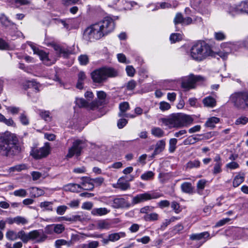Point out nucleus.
I'll use <instances>...</instances> for the list:
<instances>
[{
	"mask_svg": "<svg viewBox=\"0 0 248 248\" xmlns=\"http://www.w3.org/2000/svg\"><path fill=\"white\" fill-rule=\"evenodd\" d=\"M114 28L115 24L113 19L107 16L99 22L86 28L84 31L83 37L86 41L93 42L111 32Z\"/></svg>",
	"mask_w": 248,
	"mask_h": 248,
	"instance_id": "obj_1",
	"label": "nucleus"
},
{
	"mask_svg": "<svg viewBox=\"0 0 248 248\" xmlns=\"http://www.w3.org/2000/svg\"><path fill=\"white\" fill-rule=\"evenodd\" d=\"M18 137L15 134L6 132L0 136V155L12 157L23 151Z\"/></svg>",
	"mask_w": 248,
	"mask_h": 248,
	"instance_id": "obj_2",
	"label": "nucleus"
},
{
	"mask_svg": "<svg viewBox=\"0 0 248 248\" xmlns=\"http://www.w3.org/2000/svg\"><path fill=\"white\" fill-rule=\"evenodd\" d=\"M163 123L169 128H182L187 127L193 121L189 115L184 113L173 114L167 118L162 119Z\"/></svg>",
	"mask_w": 248,
	"mask_h": 248,
	"instance_id": "obj_3",
	"label": "nucleus"
},
{
	"mask_svg": "<svg viewBox=\"0 0 248 248\" xmlns=\"http://www.w3.org/2000/svg\"><path fill=\"white\" fill-rule=\"evenodd\" d=\"M214 52L210 46L204 42L195 43L190 49V55L195 60L201 61L208 56H213Z\"/></svg>",
	"mask_w": 248,
	"mask_h": 248,
	"instance_id": "obj_4",
	"label": "nucleus"
},
{
	"mask_svg": "<svg viewBox=\"0 0 248 248\" xmlns=\"http://www.w3.org/2000/svg\"><path fill=\"white\" fill-rule=\"evenodd\" d=\"M118 76V72L112 68L102 67L94 70L91 74L93 82L102 83L108 78L115 77Z\"/></svg>",
	"mask_w": 248,
	"mask_h": 248,
	"instance_id": "obj_5",
	"label": "nucleus"
},
{
	"mask_svg": "<svg viewBox=\"0 0 248 248\" xmlns=\"http://www.w3.org/2000/svg\"><path fill=\"white\" fill-rule=\"evenodd\" d=\"M229 100L238 109L248 108V91L235 92L230 95Z\"/></svg>",
	"mask_w": 248,
	"mask_h": 248,
	"instance_id": "obj_6",
	"label": "nucleus"
},
{
	"mask_svg": "<svg viewBox=\"0 0 248 248\" xmlns=\"http://www.w3.org/2000/svg\"><path fill=\"white\" fill-rule=\"evenodd\" d=\"M205 80V78L201 75H194L190 74L182 82V88L188 90L195 87V83L203 82Z\"/></svg>",
	"mask_w": 248,
	"mask_h": 248,
	"instance_id": "obj_7",
	"label": "nucleus"
},
{
	"mask_svg": "<svg viewBox=\"0 0 248 248\" xmlns=\"http://www.w3.org/2000/svg\"><path fill=\"white\" fill-rule=\"evenodd\" d=\"M163 196V194L158 192L150 193L145 192L139 194L132 198V204L135 205L152 199H156Z\"/></svg>",
	"mask_w": 248,
	"mask_h": 248,
	"instance_id": "obj_8",
	"label": "nucleus"
},
{
	"mask_svg": "<svg viewBox=\"0 0 248 248\" xmlns=\"http://www.w3.org/2000/svg\"><path fill=\"white\" fill-rule=\"evenodd\" d=\"M85 142L83 140H76L72 143V146L68 149L66 157L72 158L74 155L79 156L84 147Z\"/></svg>",
	"mask_w": 248,
	"mask_h": 248,
	"instance_id": "obj_9",
	"label": "nucleus"
},
{
	"mask_svg": "<svg viewBox=\"0 0 248 248\" xmlns=\"http://www.w3.org/2000/svg\"><path fill=\"white\" fill-rule=\"evenodd\" d=\"M228 12L232 16L244 13L248 14V1H243L236 6L231 7Z\"/></svg>",
	"mask_w": 248,
	"mask_h": 248,
	"instance_id": "obj_10",
	"label": "nucleus"
},
{
	"mask_svg": "<svg viewBox=\"0 0 248 248\" xmlns=\"http://www.w3.org/2000/svg\"><path fill=\"white\" fill-rule=\"evenodd\" d=\"M50 152V147L46 144L44 146L39 149L34 148L31 152V155L35 159H40L46 157Z\"/></svg>",
	"mask_w": 248,
	"mask_h": 248,
	"instance_id": "obj_11",
	"label": "nucleus"
},
{
	"mask_svg": "<svg viewBox=\"0 0 248 248\" xmlns=\"http://www.w3.org/2000/svg\"><path fill=\"white\" fill-rule=\"evenodd\" d=\"M29 241L35 240L38 243L44 242L46 236L43 233L42 231L34 230L29 232Z\"/></svg>",
	"mask_w": 248,
	"mask_h": 248,
	"instance_id": "obj_12",
	"label": "nucleus"
},
{
	"mask_svg": "<svg viewBox=\"0 0 248 248\" xmlns=\"http://www.w3.org/2000/svg\"><path fill=\"white\" fill-rule=\"evenodd\" d=\"M131 204L124 198H115L111 202V206L113 208H128Z\"/></svg>",
	"mask_w": 248,
	"mask_h": 248,
	"instance_id": "obj_13",
	"label": "nucleus"
},
{
	"mask_svg": "<svg viewBox=\"0 0 248 248\" xmlns=\"http://www.w3.org/2000/svg\"><path fill=\"white\" fill-rule=\"evenodd\" d=\"M232 45L231 43H225L221 45L222 50H220L217 53V54L223 60H226L229 53L232 52Z\"/></svg>",
	"mask_w": 248,
	"mask_h": 248,
	"instance_id": "obj_14",
	"label": "nucleus"
},
{
	"mask_svg": "<svg viewBox=\"0 0 248 248\" xmlns=\"http://www.w3.org/2000/svg\"><path fill=\"white\" fill-rule=\"evenodd\" d=\"M82 181L81 185L83 186V189L86 190H92L94 188V184L92 179L90 177H82Z\"/></svg>",
	"mask_w": 248,
	"mask_h": 248,
	"instance_id": "obj_15",
	"label": "nucleus"
},
{
	"mask_svg": "<svg viewBox=\"0 0 248 248\" xmlns=\"http://www.w3.org/2000/svg\"><path fill=\"white\" fill-rule=\"evenodd\" d=\"M166 143L164 140H159L155 145V147L154 153L151 155V157L154 158L156 155L160 154L165 149Z\"/></svg>",
	"mask_w": 248,
	"mask_h": 248,
	"instance_id": "obj_16",
	"label": "nucleus"
},
{
	"mask_svg": "<svg viewBox=\"0 0 248 248\" xmlns=\"http://www.w3.org/2000/svg\"><path fill=\"white\" fill-rule=\"evenodd\" d=\"M129 108L130 107L128 102H124L120 103L119 105L120 112L118 113V116L120 117L128 116L126 112L129 109Z\"/></svg>",
	"mask_w": 248,
	"mask_h": 248,
	"instance_id": "obj_17",
	"label": "nucleus"
},
{
	"mask_svg": "<svg viewBox=\"0 0 248 248\" xmlns=\"http://www.w3.org/2000/svg\"><path fill=\"white\" fill-rule=\"evenodd\" d=\"M52 47L59 56H62L64 57L67 56L68 50L59 45L53 44Z\"/></svg>",
	"mask_w": 248,
	"mask_h": 248,
	"instance_id": "obj_18",
	"label": "nucleus"
},
{
	"mask_svg": "<svg viewBox=\"0 0 248 248\" xmlns=\"http://www.w3.org/2000/svg\"><path fill=\"white\" fill-rule=\"evenodd\" d=\"M209 236L208 232H204L200 233H193L190 235L189 238L191 240H200L208 238Z\"/></svg>",
	"mask_w": 248,
	"mask_h": 248,
	"instance_id": "obj_19",
	"label": "nucleus"
},
{
	"mask_svg": "<svg viewBox=\"0 0 248 248\" xmlns=\"http://www.w3.org/2000/svg\"><path fill=\"white\" fill-rule=\"evenodd\" d=\"M202 103L205 107L213 108L216 105V99L212 96H209L204 98Z\"/></svg>",
	"mask_w": 248,
	"mask_h": 248,
	"instance_id": "obj_20",
	"label": "nucleus"
},
{
	"mask_svg": "<svg viewBox=\"0 0 248 248\" xmlns=\"http://www.w3.org/2000/svg\"><path fill=\"white\" fill-rule=\"evenodd\" d=\"M181 189L182 191L184 193L191 194L193 192L194 188L191 183L186 182L181 184Z\"/></svg>",
	"mask_w": 248,
	"mask_h": 248,
	"instance_id": "obj_21",
	"label": "nucleus"
},
{
	"mask_svg": "<svg viewBox=\"0 0 248 248\" xmlns=\"http://www.w3.org/2000/svg\"><path fill=\"white\" fill-rule=\"evenodd\" d=\"M121 178H120L117 184H113V187L116 188H119L122 190H126L130 188V185L127 182H122L121 181Z\"/></svg>",
	"mask_w": 248,
	"mask_h": 248,
	"instance_id": "obj_22",
	"label": "nucleus"
},
{
	"mask_svg": "<svg viewBox=\"0 0 248 248\" xmlns=\"http://www.w3.org/2000/svg\"><path fill=\"white\" fill-rule=\"evenodd\" d=\"M110 212V210L106 208H94L92 211V215L94 216H104Z\"/></svg>",
	"mask_w": 248,
	"mask_h": 248,
	"instance_id": "obj_23",
	"label": "nucleus"
},
{
	"mask_svg": "<svg viewBox=\"0 0 248 248\" xmlns=\"http://www.w3.org/2000/svg\"><path fill=\"white\" fill-rule=\"evenodd\" d=\"M245 179V174L244 173H239L236 175L233 180L232 185L234 187L238 186L242 183Z\"/></svg>",
	"mask_w": 248,
	"mask_h": 248,
	"instance_id": "obj_24",
	"label": "nucleus"
},
{
	"mask_svg": "<svg viewBox=\"0 0 248 248\" xmlns=\"http://www.w3.org/2000/svg\"><path fill=\"white\" fill-rule=\"evenodd\" d=\"M86 78L84 72L81 71L78 74V80L76 85V87L80 90L83 89L84 81Z\"/></svg>",
	"mask_w": 248,
	"mask_h": 248,
	"instance_id": "obj_25",
	"label": "nucleus"
},
{
	"mask_svg": "<svg viewBox=\"0 0 248 248\" xmlns=\"http://www.w3.org/2000/svg\"><path fill=\"white\" fill-rule=\"evenodd\" d=\"M220 121L219 118L216 117H212L207 119L205 123V126L210 128H214L215 124L218 123Z\"/></svg>",
	"mask_w": 248,
	"mask_h": 248,
	"instance_id": "obj_26",
	"label": "nucleus"
},
{
	"mask_svg": "<svg viewBox=\"0 0 248 248\" xmlns=\"http://www.w3.org/2000/svg\"><path fill=\"white\" fill-rule=\"evenodd\" d=\"M36 54L39 56L40 59L43 61L46 64L49 65L51 64V62H49L48 54L47 53L39 49Z\"/></svg>",
	"mask_w": 248,
	"mask_h": 248,
	"instance_id": "obj_27",
	"label": "nucleus"
},
{
	"mask_svg": "<svg viewBox=\"0 0 248 248\" xmlns=\"http://www.w3.org/2000/svg\"><path fill=\"white\" fill-rule=\"evenodd\" d=\"M125 236V233L124 232H119L117 233H112L108 235L109 240L111 242L118 241L121 237Z\"/></svg>",
	"mask_w": 248,
	"mask_h": 248,
	"instance_id": "obj_28",
	"label": "nucleus"
},
{
	"mask_svg": "<svg viewBox=\"0 0 248 248\" xmlns=\"http://www.w3.org/2000/svg\"><path fill=\"white\" fill-rule=\"evenodd\" d=\"M80 185L77 184H69L64 186V189L66 191H69L73 192H77L78 189L81 188Z\"/></svg>",
	"mask_w": 248,
	"mask_h": 248,
	"instance_id": "obj_29",
	"label": "nucleus"
},
{
	"mask_svg": "<svg viewBox=\"0 0 248 248\" xmlns=\"http://www.w3.org/2000/svg\"><path fill=\"white\" fill-rule=\"evenodd\" d=\"M151 134L156 137L161 138L164 135V132L160 127H154L151 129Z\"/></svg>",
	"mask_w": 248,
	"mask_h": 248,
	"instance_id": "obj_30",
	"label": "nucleus"
},
{
	"mask_svg": "<svg viewBox=\"0 0 248 248\" xmlns=\"http://www.w3.org/2000/svg\"><path fill=\"white\" fill-rule=\"evenodd\" d=\"M159 215L156 213H152L148 215H145L143 219L146 221H154L158 219Z\"/></svg>",
	"mask_w": 248,
	"mask_h": 248,
	"instance_id": "obj_31",
	"label": "nucleus"
},
{
	"mask_svg": "<svg viewBox=\"0 0 248 248\" xmlns=\"http://www.w3.org/2000/svg\"><path fill=\"white\" fill-rule=\"evenodd\" d=\"M54 232L58 234L61 233L64 230V227L62 224H56L52 225L51 226H48L46 227V229L48 228H52Z\"/></svg>",
	"mask_w": 248,
	"mask_h": 248,
	"instance_id": "obj_32",
	"label": "nucleus"
},
{
	"mask_svg": "<svg viewBox=\"0 0 248 248\" xmlns=\"http://www.w3.org/2000/svg\"><path fill=\"white\" fill-rule=\"evenodd\" d=\"M200 164L201 162L198 160L189 161L186 163V168L189 169H191L193 168H197L200 167Z\"/></svg>",
	"mask_w": 248,
	"mask_h": 248,
	"instance_id": "obj_33",
	"label": "nucleus"
},
{
	"mask_svg": "<svg viewBox=\"0 0 248 248\" xmlns=\"http://www.w3.org/2000/svg\"><path fill=\"white\" fill-rule=\"evenodd\" d=\"M99 246V242L96 241L90 242L87 244H82L80 248H97Z\"/></svg>",
	"mask_w": 248,
	"mask_h": 248,
	"instance_id": "obj_34",
	"label": "nucleus"
},
{
	"mask_svg": "<svg viewBox=\"0 0 248 248\" xmlns=\"http://www.w3.org/2000/svg\"><path fill=\"white\" fill-rule=\"evenodd\" d=\"M207 181L205 179L200 180L197 184L198 193L201 194L203 189L204 188Z\"/></svg>",
	"mask_w": 248,
	"mask_h": 248,
	"instance_id": "obj_35",
	"label": "nucleus"
},
{
	"mask_svg": "<svg viewBox=\"0 0 248 248\" xmlns=\"http://www.w3.org/2000/svg\"><path fill=\"white\" fill-rule=\"evenodd\" d=\"M111 223L108 221L103 220L98 223L97 226L100 229L108 230L111 228Z\"/></svg>",
	"mask_w": 248,
	"mask_h": 248,
	"instance_id": "obj_36",
	"label": "nucleus"
},
{
	"mask_svg": "<svg viewBox=\"0 0 248 248\" xmlns=\"http://www.w3.org/2000/svg\"><path fill=\"white\" fill-rule=\"evenodd\" d=\"M102 104V101L100 100H94L90 104H88L87 108H89L92 110L97 109L99 106H101Z\"/></svg>",
	"mask_w": 248,
	"mask_h": 248,
	"instance_id": "obj_37",
	"label": "nucleus"
},
{
	"mask_svg": "<svg viewBox=\"0 0 248 248\" xmlns=\"http://www.w3.org/2000/svg\"><path fill=\"white\" fill-rule=\"evenodd\" d=\"M18 238L24 243H26L29 241V233H26L24 231H20L18 233Z\"/></svg>",
	"mask_w": 248,
	"mask_h": 248,
	"instance_id": "obj_38",
	"label": "nucleus"
},
{
	"mask_svg": "<svg viewBox=\"0 0 248 248\" xmlns=\"http://www.w3.org/2000/svg\"><path fill=\"white\" fill-rule=\"evenodd\" d=\"M177 140L175 138L170 139L169 140V151L170 153H173L176 148Z\"/></svg>",
	"mask_w": 248,
	"mask_h": 248,
	"instance_id": "obj_39",
	"label": "nucleus"
},
{
	"mask_svg": "<svg viewBox=\"0 0 248 248\" xmlns=\"http://www.w3.org/2000/svg\"><path fill=\"white\" fill-rule=\"evenodd\" d=\"M53 202H44L40 204V207L45 210L52 211L53 210L52 205Z\"/></svg>",
	"mask_w": 248,
	"mask_h": 248,
	"instance_id": "obj_40",
	"label": "nucleus"
},
{
	"mask_svg": "<svg viewBox=\"0 0 248 248\" xmlns=\"http://www.w3.org/2000/svg\"><path fill=\"white\" fill-rule=\"evenodd\" d=\"M19 119L21 123L23 125H27L30 123L29 119L27 115L26 114L25 111L20 114Z\"/></svg>",
	"mask_w": 248,
	"mask_h": 248,
	"instance_id": "obj_41",
	"label": "nucleus"
},
{
	"mask_svg": "<svg viewBox=\"0 0 248 248\" xmlns=\"http://www.w3.org/2000/svg\"><path fill=\"white\" fill-rule=\"evenodd\" d=\"M27 169V167L26 164H21L11 167L10 169L11 171H20L22 170H26Z\"/></svg>",
	"mask_w": 248,
	"mask_h": 248,
	"instance_id": "obj_42",
	"label": "nucleus"
},
{
	"mask_svg": "<svg viewBox=\"0 0 248 248\" xmlns=\"http://www.w3.org/2000/svg\"><path fill=\"white\" fill-rule=\"evenodd\" d=\"M184 17L182 14L180 13H177L173 20V22L175 25L178 24H183L184 22Z\"/></svg>",
	"mask_w": 248,
	"mask_h": 248,
	"instance_id": "obj_43",
	"label": "nucleus"
},
{
	"mask_svg": "<svg viewBox=\"0 0 248 248\" xmlns=\"http://www.w3.org/2000/svg\"><path fill=\"white\" fill-rule=\"evenodd\" d=\"M6 238L10 240H15L18 238V233L13 231L9 230L6 234Z\"/></svg>",
	"mask_w": 248,
	"mask_h": 248,
	"instance_id": "obj_44",
	"label": "nucleus"
},
{
	"mask_svg": "<svg viewBox=\"0 0 248 248\" xmlns=\"http://www.w3.org/2000/svg\"><path fill=\"white\" fill-rule=\"evenodd\" d=\"M15 222L17 225H24L28 223V220L24 217L21 216H17L16 217V220H15Z\"/></svg>",
	"mask_w": 248,
	"mask_h": 248,
	"instance_id": "obj_45",
	"label": "nucleus"
},
{
	"mask_svg": "<svg viewBox=\"0 0 248 248\" xmlns=\"http://www.w3.org/2000/svg\"><path fill=\"white\" fill-rule=\"evenodd\" d=\"M137 82L133 79L130 80L127 83H126L125 87L127 90L132 91L137 86Z\"/></svg>",
	"mask_w": 248,
	"mask_h": 248,
	"instance_id": "obj_46",
	"label": "nucleus"
},
{
	"mask_svg": "<svg viewBox=\"0 0 248 248\" xmlns=\"http://www.w3.org/2000/svg\"><path fill=\"white\" fill-rule=\"evenodd\" d=\"M182 38V35L180 33H172L170 37L171 43H175L177 41L181 40Z\"/></svg>",
	"mask_w": 248,
	"mask_h": 248,
	"instance_id": "obj_47",
	"label": "nucleus"
},
{
	"mask_svg": "<svg viewBox=\"0 0 248 248\" xmlns=\"http://www.w3.org/2000/svg\"><path fill=\"white\" fill-rule=\"evenodd\" d=\"M75 102L76 104L80 108H87L88 106V102L83 98H77Z\"/></svg>",
	"mask_w": 248,
	"mask_h": 248,
	"instance_id": "obj_48",
	"label": "nucleus"
},
{
	"mask_svg": "<svg viewBox=\"0 0 248 248\" xmlns=\"http://www.w3.org/2000/svg\"><path fill=\"white\" fill-rule=\"evenodd\" d=\"M248 123V118L246 116H241L237 118L235 122V124L236 125L246 124Z\"/></svg>",
	"mask_w": 248,
	"mask_h": 248,
	"instance_id": "obj_49",
	"label": "nucleus"
},
{
	"mask_svg": "<svg viewBox=\"0 0 248 248\" xmlns=\"http://www.w3.org/2000/svg\"><path fill=\"white\" fill-rule=\"evenodd\" d=\"M14 195L17 197H25L27 195V192L25 189H19L14 191Z\"/></svg>",
	"mask_w": 248,
	"mask_h": 248,
	"instance_id": "obj_50",
	"label": "nucleus"
},
{
	"mask_svg": "<svg viewBox=\"0 0 248 248\" xmlns=\"http://www.w3.org/2000/svg\"><path fill=\"white\" fill-rule=\"evenodd\" d=\"M62 218L65 221L75 222L77 220H80L81 217L79 215L72 216L71 217H62Z\"/></svg>",
	"mask_w": 248,
	"mask_h": 248,
	"instance_id": "obj_51",
	"label": "nucleus"
},
{
	"mask_svg": "<svg viewBox=\"0 0 248 248\" xmlns=\"http://www.w3.org/2000/svg\"><path fill=\"white\" fill-rule=\"evenodd\" d=\"M223 164H215L214 166L213 169L212 170V173L214 175H216L218 174L222 171L221 167L222 166Z\"/></svg>",
	"mask_w": 248,
	"mask_h": 248,
	"instance_id": "obj_52",
	"label": "nucleus"
},
{
	"mask_svg": "<svg viewBox=\"0 0 248 248\" xmlns=\"http://www.w3.org/2000/svg\"><path fill=\"white\" fill-rule=\"evenodd\" d=\"M78 61L80 64L86 65L89 62V58L86 55H81L79 56Z\"/></svg>",
	"mask_w": 248,
	"mask_h": 248,
	"instance_id": "obj_53",
	"label": "nucleus"
},
{
	"mask_svg": "<svg viewBox=\"0 0 248 248\" xmlns=\"http://www.w3.org/2000/svg\"><path fill=\"white\" fill-rule=\"evenodd\" d=\"M154 173L152 171H148L143 173L141 176V178L143 180H148L153 178Z\"/></svg>",
	"mask_w": 248,
	"mask_h": 248,
	"instance_id": "obj_54",
	"label": "nucleus"
},
{
	"mask_svg": "<svg viewBox=\"0 0 248 248\" xmlns=\"http://www.w3.org/2000/svg\"><path fill=\"white\" fill-rule=\"evenodd\" d=\"M31 192L33 194L34 197H39L44 194V191L37 187H32L31 188Z\"/></svg>",
	"mask_w": 248,
	"mask_h": 248,
	"instance_id": "obj_55",
	"label": "nucleus"
},
{
	"mask_svg": "<svg viewBox=\"0 0 248 248\" xmlns=\"http://www.w3.org/2000/svg\"><path fill=\"white\" fill-rule=\"evenodd\" d=\"M171 207L176 214L179 213L181 211L179 204L176 202L173 201L171 202Z\"/></svg>",
	"mask_w": 248,
	"mask_h": 248,
	"instance_id": "obj_56",
	"label": "nucleus"
},
{
	"mask_svg": "<svg viewBox=\"0 0 248 248\" xmlns=\"http://www.w3.org/2000/svg\"><path fill=\"white\" fill-rule=\"evenodd\" d=\"M6 109L8 112H10L13 115L17 114L20 111L19 108L13 106L7 107Z\"/></svg>",
	"mask_w": 248,
	"mask_h": 248,
	"instance_id": "obj_57",
	"label": "nucleus"
},
{
	"mask_svg": "<svg viewBox=\"0 0 248 248\" xmlns=\"http://www.w3.org/2000/svg\"><path fill=\"white\" fill-rule=\"evenodd\" d=\"M154 207L150 206H145L140 208V213L141 214H144L145 215H148V213L152 211Z\"/></svg>",
	"mask_w": 248,
	"mask_h": 248,
	"instance_id": "obj_58",
	"label": "nucleus"
},
{
	"mask_svg": "<svg viewBox=\"0 0 248 248\" xmlns=\"http://www.w3.org/2000/svg\"><path fill=\"white\" fill-rule=\"evenodd\" d=\"M67 208H68L66 205L59 206L57 208L56 212L58 215H62L64 214Z\"/></svg>",
	"mask_w": 248,
	"mask_h": 248,
	"instance_id": "obj_59",
	"label": "nucleus"
},
{
	"mask_svg": "<svg viewBox=\"0 0 248 248\" xmlns=\"http://www.w3.org/2000/svg\"><path fill=\"white\" fill-rule=\"evenodd\" d=\"M183 225L181 224H178L173 227L172 231L175 234L179 233L182 230H183Z\"/></svg>",
	"mask_w": 248,
	"mask_h": 248,
	"instance_id": "obj_60",
	"label": "nucleus"
},
{
	"mask_svg": "<svg viewBox=\"0 0 248 248\" xmlns=\"http://www.w3.org/2000/svg\"><path fill=\"white\" fill-rule=\"evenodd\" d=\"M170 108V106L169 103L166 102H161L160 103L159 108L162 110L165 111L169 109Z\"/></svg>",
	"mask_w": 248,
	"mask_h": 248,
	"instance_id": "obj_61",
	"label": "nucleus"
},
{
	"mask_svg": "<svg viewBox=\"0 0 248 248\" xmlns=\"http://www.w3.org/2000/svg\"><path fill=\"white\" fill-rule=\"evenodd\" d=\"M226 167L230 170H234L239 167V164L236 162H231L226 165Z\"/></svg>",
	"mask_w": 248,
	"mask_h": 248,
	"instance_id": "obj_62",
	"label": "nucleus"
},
{
	"mask_svg": "<svg viewBox=\"0 0 248 248\" xmlns=\"http://www.w3.org/2000/svg\"><path fill=\"white\" fill-rule=\"evenodd\" d=\"M126 71L128 76L133 77L135 74V70L132 66L128 65L126 67Z\"/></svg>",
	"mask_w": 248,
	"mask_h": 248,
	"instance_id": "obj_63",
	"label": "nucleus"
},
{
	"mask_svg": "<svg viewBox=\"0 0 248 248\" xmlns=\"http://www.w3.org/2000/svg\"><path fill=\"white\" fill-rule=\"evenodd\" d=\"M170 203L168 200H162L157 203L158 206L161 208L168 207L170 206Z\"/></svg>",
	"mask_w": 248,
	"mask_h": 248,
	"instance_id": "obj_64",
	"label": "nucleus"
}]
</instances>
